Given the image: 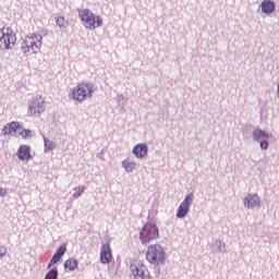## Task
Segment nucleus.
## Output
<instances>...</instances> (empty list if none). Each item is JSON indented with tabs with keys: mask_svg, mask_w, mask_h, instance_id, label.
<instances>
[{
	"mask_svg": "<svg viewBox=\"0 0 279 279\" xmlns=\"http://www.w3.org/2000/svg\"><path fill=\"white\" fill-rule=\"evenodd\" d=\"M41 112H45V101L43 100V97L33 98L28 102V113L34 116L40 114Z\"/></svg>",
	"mask_w": 279,
	"mask_h": 279,
	"instance_id": "obj_10",
	"label": "nucleus"
},
{
	"mask_svg": "<svg viewBox=\"0 0 279 279\" xmlns=\"http://www.w3.org/2000/svg\"><path fill=\"white\" fill-rule=\"evenodd\" d=\"M132 271V276L134 279H151V275L149 274V269L143 263L132 264L130 266Z\"/></svg>",
	"mask_w": 279,
	"mask_h": 279,
	"instance_id": "obj_8",
	"label": "nucleus"
},
{
	"mask_svg": "<svg viewBox=\"0 0 279 279\" xmlns=\"http://www.w3.org/2000/svg\"><path fill=\"white\" fill-rule=\"evenodd\" d=\"M93 93L94 87L92 83H81L72 90V99L82 102L84 99H90Z\"/></svg>",
	"mask_w": 279,
	"mask_h": 279,
	"instance_id": "obj_6",
	"label": "nucleus"
},
{
	"mask_svg": "<svg viewBox=\"0 0 279 279\" xmlns=\"http://www.w3.org/2000/svg\"><path fill=\"white\" fill-rule=\"evenodd\" d=\"M44 138V151L45 154H49V151H53L56 149V144L51 142L47 136H43Z\"/></svg>",
	"mask_w": 279,
	"mask_h": 279,
	"instance_id": "obj_20",
	"label": "nucleus"
},
{
	"mask_svg": "<svg viewBox=\"0 0 279 279\" xmlns=\"http://www.w3.org/2000/svg\"><path fill=\"white\" fill-rule=\"evenodd\" d=\"M78 19H81L82 25L85 29H97L104 25L101 16L93 13L90 9H82L78 11Z\"/></svg>",
	"mask_w": 279,
	"mask_h": 279,
	"instance_id": "obj_1",
	"label": "nucleus"
},
{
	"mask_svg": "<svg viewBox=\"0 0 279 279\" xmlns=\"http://www.w3.org/2000/svg\"><path fill=\"white\" fill-rule=\"evenodd\" d=\"M14 45H16V34H14L12 27L3 26L0 28V49L2 51L13 49Z\"/></svg>",
	"mask_w": 279,
	"mask_h": 279,
	"instance_id": "obj_5",
	"label": "nucleus"
},
{
	"mask_svg": "<svg viewBox=\"0 0 279 279\" xmlns=\"http://www.w3.org/2000/svg\"><path fill=\"white\" fill-rule=\"evenodd\" d=\"M260 8L262 13L269 16V14H274L276 12V2H274V0H264L260 3Z\"/></svg>",
	"mask_w": 279,
	"mask_h": 279,
	"instance_id": "obj_16",
	"label": "nucleus"
},
{
	"mask_svg": "<svg viewBox=\"0 0 279 279\" xmlns=\"http://www.w3.org/2000/svg\"><path fill=\"white\" fill-rule=\"evenodd\" d=\"M23 126H21V123L13 121L8 123L3 129H2V133L5 134H12V132L14 134H16L17 130H21Z\"/></svg>",
	"mask_w": 279,
	"mask_h": 279,
	"instance_id": "obj_18",
	"label": "nucleus"
},
{
	"mask_svg": "<svg viewBox=\"0 0 279 279\" xmlns=\"http://www.w3.org/2000/svg\"><path fill=\"white\" fill-rule=\"evenodd\" d=\"M149 151V148L147 147V144H137L133 147L132 154L135 155V158H138L140 160H143L145 156H147V153Z\"/></svg>",
	"mask_w": 279,
	"mask_h": 279,
	"instance_id": "obj_15",
	"label": "nucleus"
},
{
	"mask_svg": "<svg viewBox=\"0 0 279 279\" xmlns=\"http://www.w3.org/2000/svg\"><path fill=\"white\" fill-rule=\"evenodd\" d=\"M59 272H58V268H51L45 276L44 279H58Z\"/></svg>",
	"mask_w": 279,
	"mask_h": 279,
	"instance_id": "obj_23",
	"label": "nucleus"
},
{
	"mask_svg": "<svg viewBox=\"0 0 279 279\" xmlns=\"http://www.w3.org/2000/svg\"><path fill=\"white\" fill-rule=\"evenodd\" d=\"M74 194H73V197H74V199H77V197H82V193H84V191H85V187L83 186H77V187H75L74 189Z\"/></svg>",
	"mask_w": 279,
	"mask_h": 279,
	"instance_id": "obj_25",
	"label": "nucleus"
},
{
	"mask_svg": "<svg viewBox=\"0 0 279 279\" xmlns=\"http://www.w3.org/2000/svg\"><path fill=\"white\" fill-rule=\"evenodd\" d=\"M20 136H22V138L27 141V138H32V136H34V131L29 129H23L22 132L20 133Z\"/></svg>",
	"mask_w": 279,
	"mask_h": 279,
	"instance_id": "obj_24",
	"label": "nucleus"
},
{
	"mask_svg": "<svg viewBox=\"0 0 279 279\" xmlns=\"http://www.w3.org/2000/svg\"><path fill=\"white\" fill-rule=\"evenodd\" d=\"M146 260H148L150 265H165V248H162L160 244L148 246L146 251Z\"/></svg>",
	"mask_w": 279,
	"mask_h": 279,
	"instance_id": "obj_4",
	"label": "nucleus"
},
{
	"mask_svg": "<svg viewBox=\"0 0 279 279\" xmlns=\"http://www.w3.org/2000/svg\"><path fill=\"white\" fill-rule=\"evenodd\" d=\"M43 45V35L32 34L22 40L21 50L24 53H38Z\"/></svg>",
	"mask_w": 279,
	"mask_h": 279,
	"instance_id": "obj_2",
	"label": "nucleus"
},
{
	"mask_svg": "<svg viewBox=\"0 0 279 279\" xmlns=\"http://www.w3.org/2000/svg\"><path fill=\"white\" fill-rule=\"evenodd\" d=\"M252 140L255 143H259L262 151H267V149H269V133L263 131L260 128L253 130Z\"/></svg>",
	"mask_w": 279,
	"mask_h": 279,
	"instance_id": "obj_7",
	"label": "nucleus"
},
{
	"mask_svg": "<svg viewBox=\"0 0 279 279\" xmlns=\"http://www.w3.org/2000/svg\"><path fill=\"white\" fill-rule=\"evenodd\" d=\"M122 167L125 169L126 173H132L136 169V162L130 161V158H126L122 161Z\"/></svg>",
	"mask_w": 279,
	"mask_h": 279,
	"instance_id": "obj_21",
	"label": "nucleus"
},
{
	"mask_svg": "<svg viewBox=\"0 0 279 279\" xmlns=\"http://www.w3.org/2000/svg\"><path fill=\"white\" fill-rule=\"evenodd\" d=\"M0 197H5V191L0 186Z\"/></svg>",
	"mask_w": 279,
	"mask_h": 279,
	"instance_id": "obj_28",
	"label": "nucleus"
},
{
	"mask_svg": "<svg viewBox=\"0 0 279 279\" xmlns=\"http://www.w3.org/2000/svg\"><path fill=\"white\" fill-rule=\"evenodd\" d=\"M211 247L213 252H216V254H226V243L221 240H216Z\"/></svg>",
	"mask_w": 279,
	"mask_h": 279,
	"instance_id": "obj_19",
	"label": "nucleus"
},
{
	"mask_svg": "<svg viewBox=\"0 0 279 279\" xmlns=\"http://www.w3.org/2000/svg\"><path fill=\"white\" fill-rule=\"evenodd\" d=\"M119 99H124V98H123V95L119 96Z\"/></svg>",
	"mask_w": 279,
	"mask_h": 279,
	"instance_id": "obj_30",
	"label": "nucleus"
},
{
	"mask_svg": "<svg viewBox=\"0 0 279 279\" xmlns=\"http://www.w3.org/2000/svg\"><path fill=\"white\" fill-rule=\"evenodd\" d=\"M100 263L101 265H110L112 263V248L110 243H105L100 248Z\"/></svg>",
	"mask_w": 279,
	"mask_h": 279,
	"instance_id": "obj_11",
	"label": "nucleus"
},
{
	"mask_svg": "<svg viewBox=\"0 0 279 279\" xmlns=\"http://www.w3.org/2000/svg\"><path fill=\"white\" fill-rule=\"evenodd\" d=\"M64 254H66V244H61L56 253L52 255L50 262L47 265V269H51V267H53V265H57V263H60V260H62V256H64Z\"/></svg>",
	"mask_w": 279,
	"mask_h": 279,
	"instance_id": "obj_12",
	"label": "nucleus"
},
{
	"mask_svg": "<svg viewBox=\"0 0 279 279\" xmlns=\"http://www.w3.org/2000/svg\"><path fill=\"white\" fill-rule=\"evenodd\" d=\"M16 156L19 160L29 162V160H32V147L21 145L17 149Z\"/></svg>",
	"mask_w": 279,
	"mask_h": 279,
	"instance_id": "obj_13",
	"label": "nucleus"
},
{
	"mask_svg": "<svg viewBox=\"0 0 279 279\" xmlns=\"http://www.w3.org/2000/svg\"><path fill=\"white\" fill-rule=\"evenodd\" d=\"M160 236V231L156 222H146L140 231V241L142 245H147Z\"/></svg>",
	"mask_w": 279,
	"mask_h": 279,
	"instance_id": "obj_3",
	"label": "nucleus"
},
{
	"mask_svg": "<svg viewBox=\"0 0 279 279\" xmlns=\"http://www.w3.org/2000/svg\"><path fill=\"white\" fill-rule=\"evenodd\" d=\"M57 26L61 32H64L69 27V21H65L64 16H59L56 21Z\"/></svg>",
	"mask_w": 279,
	"mask_h": 279,
	"instance_id": "obj_22",
	"label": "nucleus"
},
{
	"mask_svg": "<svg viewBox=\"0 0 279 279\" xmlns=\"http://www.w3.org/2000/svg\"><path fill=\"white\" fill-rule=\"evenodd\" d=\"M191 204H193V194H187L177 210V219H184L191 213Z\"/></svg>",
	"mask_w": 279,
	"mask_h": 279,
	"instance_id": "obj_9",
	"label": "nucleus"
},
{
	"mask_svg": "<svg viewBox=\"0 0 279 279\" xmlns=\"http://www.w3.org/2000/svg\"><path fill=\"white\" fill-rule=\"evenodd\" d=\"M80 267V262L74 257L66 259L63 264V269L65 272L75 271Z\"/></svg>",
	"mask_w": 279,
	"mask_h": 279,
	"instance_id": "obj_17",
	"label": "nucleus"
},
{
	"mask_svg": "<svg viewBox=\"0 0 279 279\" xmlns=\"http://www.w3.org/2000/svg\"><path fill=\"white\" fill-rule=\"evenodd\" d=\"M155 276L156 278L160 276V265H155Z\"/></svg>",
	"mask_w": 279,
	"mask_h": 279,
	"instance_id": "obj_27",
	"label": "nucleus"
},
{
	"mask_svg": "<svg viewBox=\"0 0 279 279\" xmlns=\"http://www.w3.org/2000/svg\"><path fill=\"white\" fill-rule=\"evenodd\" d=\"M243 203L246 208H250L252 210V208L260 206V197L258 196V194H248L245 196Z\"/></svg>",
	"mask_w": 279,
	"mask_h": 279,
	"instance_id": "obj_14",
	"label": "nucleus"
},
{
	"mask_svg": "<svg viewBox=\"0 0 279 279\" xmlns=\"http://www.w3.org/2000/svg\"><path fill=\"white\" fill-rule=\"evenodd\" d=\"M8 254V247L0 245V258H3Z\"/></svg>",
	"mask_w": 279,
	"mask_h": 279,
	"instance_id": "obj_26",
	"label": "nucleus"
},
{
	"mask_svg": "<svg viewBox=\"0 0 279 279\" xmlns=\"http://www.w3.org/2000/svg\"><path fill=\"white\" fill-rule=\"evenodd\" d=\"M277 95H278V97H279V83H278V85H277Z\"/></svg>",
	"mask_w": 279,
	"mask_h": 279,
	"instance_id": "obj_29",
	"label": "nucleus"
}]
</instances>
